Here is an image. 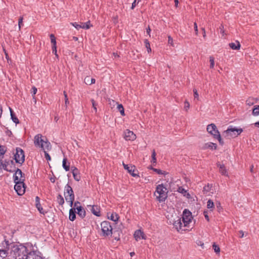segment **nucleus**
<instances>
[{"label":"nucleus","instance_id":"obj_1","mask_svg":"<svg viewBox=\"0 0 259 259\" xmlns=\"http://www.w3.org/2000/svg\"><path fill=\"white\" fill-rule=\"evenodd\" d=\"M11 253L16 258L25 259L28 253L26 247L22 245H14L12 248Z\"/></svg>","mask_w":259,"mask_h":259},{"label":"nucleus","instance_id":"obj_2","mask_svg":"<svg viewBox=\"0 0 259 259\" xmlns=\"http://www.w3.org/2000/svg\"><path fill=\"white\" fill-rule=\"evenodd\" d=\"M34 143L36 147L41 148L43 150H50L51 149L50 143L42 139L41 134H37L34 137Z\"/></svg>","mask_w":259,"mask_h":259},{"label":"nucleus","instance_id":"obj_3","mask_svg":"<svg viewBox=\"0 0 259 259\" xmlns=\"http://www.w3.org/2000/svg\"><path fill=\"white\" fill-rule=\"evenodd\" d=\"M167 189L163 184L157 186L154 196L159 202L164 201L167 197Z\"/></svg>","mask_w":259,"mask_h":259},{"label":"nucleus","instance_id":"obj_4","mask_svg":"<svg viewBox=\"0 0 259 259\" xmlns=\"http://www.w3.org/2000/svg\"><path fill=\"white\" fill-rule=\"evenodd\" d=\"M64 196L67 202L70 203V206H72L74 200V195L71 186L67 184L65 187Z\"/></svg>","mask_w":259,"mask_h":259},{"label":"nucleus","instance_id":"obj_5","mask_svg":"<svg viewBox=\"0 0 259 259\" xmlns=\"http://www.w3.org/2000/svg\"><path fill=\"white\" fill-rule=\"evenodd\" d=\"M242 132L243 130L241 128L231 127L224 131L223 135L228 138H234L240 135Z\"/></svg>","mask_w":259,"mask_h":259},{"label":"nucleus","instance_id":"obj_6","mask_svg":"<svg viewBox=\"0 0 259 259\" xmlns=\"http://www.w3.org/2000/svg\"><path fill=\"white\" fill-rule=\"evenodd\" d=\"M101 230L103 235L108 236L112 234V228L108 221H104L101 223Z\"/></svg>","mask_w":259,"mask_h":259},{"label":"nucleus","instance_id":"obj_7","mask_svg":"<svg viewBox=\"0 0 259 259\" xmlns=\"http://www.w3.org/2000/svg\"><path fill=\"white\" fill-rule=\"evenodd\" d=\"M16 151V153L14 155L16 162L20 164L23 163L25 160V155L23 150L20 148H17Z\"/></svg>","mask_w":259,"mask_h":259},{"label":"nucleus","instance_id":"obj_8","mask_svg":"<svg viewBox=\"0 0 259 259\" xmlns=\"http://www.w3.org/2000/svg\"><path fill=\"white\" fill-rule=\"evenodd\" d=\"M14 189L19 195H23L25 191V184L23 181L20 183L18 182L15 183Z\"/></svg>","mask_w":259,"mask_h":259},{"label":"nucleus","instance_id":"obj_9","mask_svg":"<svg viewBox=\"0 0 259 259\" xmlns=\"http://www.w3.org/2000/svg\"><path fill=\"white\" fill-rule=\"evenodd\" d=\"M123 165L125 169L127 170V171L134 177H139V175L136 173L138 170L136 169V167L134 165L125 164L123 163Z\"/></svg>","mask_w":259,"mask_h":259},{"label":"nucleus","instance_id":"obj_10","mask_svg":"<svg viewBox=\"0 0 259 259\" xmlns=\"http://www.w3.org/2000/svg\"><path fill=\"white\" fill-rule=\"evenodd\" d=\"M15 173L14 175V182L16 183V182L20 183L21 181L24 182V177L22 176V172L21 169L19 168H17L15 167Z\"/></svg>","mask_w":259,"mask_h":259},{"label":"nucleus","instance_id":"obj_11","mask_svg":"<svg viewBox=\"0 0 259 259\" xmlns=\"http://www.w3.org/2000/svg\"><path fill=\"white\" fill-rule=\"evenodd\" d=\"M207 131L212 135L213 136V138L217 136L216 135H219L220 134V132L217 130L216 125L213 123H211L207 125Z\"/></svg>","mask_w":259,"mask_h":259},{"label":"nucleus","instance_id":"obj_12","mask_svg":"<svg viewBox=\"0 0 259 259\" xmlns=\"http://www.w3.org/2000/svg\"><path fill=\"white\" fill-rule=\"evenodd\" d=\"M124 139L126 140H131L134 141L136 139V135L132 132L128 130H126L124 132Z\"/></svg>","mask_w":259,"mask_h":259},{"label":"nucleus","instance_id":"obj_13","mask_svg":"<svg viewBox=\"0 0 259 259\" xmlns=\"http://www.w3.org/2000/svg\"><path fill=\"white\" fill-rule=\"evenodd\" d=\"M88 207L94 215L98 217L100 216V209L99 206L96 205H88Z\"/></svg>","mask_w":259,"mask_h":259},{"label":"nucleus","instance_id":"obj_14","mask_svg":"<svg viewBox=\"0 0 259 259\" xmlns=\"http://www.w3.org/2000/svg\"><path fill=\"white\" fill-rule=\"evenodd\" d=\"M5 244L6 245V249H0V259H4L5 258L8 254V249L9 246V241L5 240Z\"/></svg>","mask_w":259,"mask_h":259},{"label":"nucleus","instance_id":"obj_15","mask_svg":"<svg viewBox=\"0 0 259 259\" xmlns=\"http://www.w3.org/2000/svg\"><path fill=\"white\" fill-rule=\"evenodd\" d=\"M173 225L177 230L179 232L185 230L183 228L182 220H181V219H178L177 220L175 221Z\"/></svg>","mask_w":259,"mask_h":259},{"label":"nucleus","instance_id":"obj_16","mask_svg":"<svg viewBox=\"0 0 259 259\" xmlns=\"http://www.w3.org/2000/svg\"><path fill=\"white\" fill-rule=\"evenodd\" d=\"M134 237L136 240H138L141 239H146L144 233L140 230H138L135 231L134 233Z\"/></svg>","mask_w":259,"mask_h":259},{"label":"nucleus","instance_id":"obj_17","mask_svg":"<svg viewBox=\"0 0 259 259\" xmlns=\"http://www.w3.org/2000/svg\"><path fill=\"white\" fill-rule=\"evenodd\" d=\"M217 147V145L216 144L211 143V142H208L206 143L203 144L202 147H201L202 149L205 150L207 149H216Z\"/></svg>","mask_w":259,"mask_h":259},{"label":"nucleus","instance_id":"obj_18","mask_svg":"<svg viewBox=\"0 0 259 259\" xmlns=\"http://www.w3.org/2000/svg\"><path fill=\"white\" fill-rule=\"evenodd\" d=\"M217 166L219 167V171L222 175L228 176V171L225 167L224 164H222L220 163H217Z\"/></svg>","mask_w":259,"mask_h":259},{"label":"nucleus","instance_id":"obj_19","mask_svg":"<svg viewBox=\"0 0 259 259\" xmlns=\"http://www.w3.org/2000/svg\"><path fill=\"white\" fill-rule=\"evenodd\" d=\"M72 173L74 179L76 181H79L80 179V177L78 175L79 172H78V170L77 169V168H76V167H72Z\"/></svg>","mask_w":259,"mask_h":259},{"label":"nucleus","instance_id":"obj_20","mask_svg":"<svg viewBox=\"0 0 259 259\" xmlns=\"http://www.w3.org/2000/svg\"><path fill=\"white\" fill-rule=\"evenodd\" d=\"M178 192L182 194L184 196L186 197L188 199L191 198L190 194L182 187H179L178 189Z\"/></svg>","mask_w":259,"mask_h":259},{"label":"nucleus","instance_id":"obj_21","mask_svg":"<svg viewBox=\"0 0 259 259\" xmlns=\"http://www.w3.org/2000/svg\"><path fill=\"white\" fill-rule=\"evenodd\" d=\"M77 213L82 219L85 216V211L82 206L77 208Z\"/></svg>","mask_w":259,"mask_h":259},{"label":"nucleus","instance_id":"obj_22","mask_svg":"<svg viewBox=\"0 0 259 259\" xmlns=\"http://www.w3.org/2000/svg\"><path fill=\"white\" fill-rule=\"evenodd\" d=\"M229 45L233 50H238L240 48V44L238 41H236L235 42L230 43Z\"/></svg>","mask_w":259,"mask_h":259},{"label":"nucleus","instance_id":"obj_23","mask_svg":"<svg viewBox=\"0 0 259 259\" xmlns=\"http://www.w3.org/2000/svg\"><path fill=\"white\" fill-rule=\"evenodd\" d=\"M76 211L73 208H71L69 210V219L70 221H73L76 218Z\"/></svg>","mask_w":259,"mask_h":259},{"label":"nucleus","instance_id":"obj_24","mask_svg":"<svg viewBox=\"0 0 259 259\" xmlns=\"http://www.w3.org/2000/svg\"><path fill=\"white\" fill-rule=\"evenodd\" d=\"M10 113H11V117L12 120L15 123H19V119L17 118V117L15 116L14 113L13 112L12 109L9 107Z\"/></svg>","mask_w":259,"mask_h":259},{"label":"nucleus","instance_id":"obj_25","mask_svg":"<svg viewBox=\"0 0 259 259\" xmlns=\"http://www.w3.org/2000/svg\"><path fill=\"white\" fill-rule=\"evenodd\" d=\"M81 28L85 29H88L93 26V25L91 24V22L90 21H88L86 23L81 22Z\"/></svg>","mask_w":259,"mask_h":259},{"label":"nucleus","instance_id":"obj_26","mask_svg":"<svg viewBox=\"0 0 259 259\" xmlns=\"http://www.w3.org/2000/svg\"><path fill=\"white\" fill-rule=\"evenodd\" d=\"M95 78H90V77L87 76L84 78V82L87 84H92L95 83Z\"/></svg>","mask_w":259,"mask_h":259},{"label":"nucleus","instance_id":"obj_27","mask_svg":"<svg viewBox=\"0 0 259 259\" xmlns=\"http://www.w3.org/2000/svg\"><path fill=\"white\" fill-rule=\"evenodd\" d=\"M62 166L66 171L69 170L70 164L69 163H68V164H67V159L66 158H64L63 160Z\"/></svg>","mask_w":259,"mask_h":259},{"label":"nucleus","instance_id":"obj_28","mask_svg":"<svg viewBox=\"0 0 259 259\" xmlns=\"http://www.w3.org/2000/svg\"><path fill=\"white\" fill-rule=\"evenodd\" d=\"M252 113L253 116L259 115V105H256L253 107Z\"/></svg>","mask_w":259,"mask_h":259},{"label":"nucleus","instance_id":"obj_29","mask_svg":"<svg viewBox=\"0 0 259 259\" xmlns=\"http://www.w3.org/2000/svg\"><path fill=\"white\" fill-rule=\"evenodd\" d=\"M6 150L4 146H0V160H2L4 157V155L6 153Z\"/></svg>","mask_w":259,"mask_h":259},{"label":"nucleus","instance_id":"obj_30","mask_svg":"<svg viewBox=\"0 0 259 259\" xmlns=\"http://www.w3.org/2000/svg\"><path fill=\"white\" fill-rule=\"evenodd\" d=\"M190 218L189 217L187 218H185V217H183L182 223L184 224L183 228L186 227L189 224L190 222Z\"/></svg>","mask_w":259,"mask_h":259},{"label":"nucleus","instance_id":"obj_31","mask_svg":"<svg viewBox=\"0 0 259 259\" xmlns=\"http://www.w3.org/2000/svg\"><path fill=\"white\" fill-rule=\"evenodd\" d=\"M117 108L122 116H124V110L122 104H118Z\"/></svg>","mask_w":259,"mask_h":259},{"label":"nucleus","instance_id":"obj_32","mask_svg":"<svg viewBox=\"0 0 259 259\" xmlns=\"http://www.w3.org/2000/svg\"><path fill=\"white\" fill-rule=\"evenodd\" d=\"M109 218L114 222H117L118 220L119 217L116 213H113L111 214Z\"/></svg>","mask_w":259,"mask_h":259},{"label":"nucleus","instance_id":"obj_33","mask_svg":"<svg viewBox=\"0 0 259 259\" xmlns=\"http://www.w3.org/2000/svg\"><path fill=\"white\" fill-rule=\"evenodd\" d=\"M57 201L60 205H63L64 203V198L62 196L59 194L57 197Z\"/></svg>","mask_w":259,"mask_h":259},{"label":"nucleus","instance_id":"obj_34","mask_svg":"<svg viewBox=\"0 0 259 259\" xmlns=\"http://www.w3.org/2000/svg\"><path fill=\"white\" fill-rule=\"evenodd\" d=\"M214 205L213 202L211 200L209 199L207 202V207L208 209L214 208Z\"/></svg>","mask_w":259,"mask_h":259},{"label":"nucleus","instance_id":"obj_35","mask_svg":"<svg viewBox=\"0 0 259 259\" xmlns=\"http://www.w3.org/2000/svg\"><path fill=\"white\" fill-rule=\"evenodd\" d=\"M37 89L35 87H33L31 89V93L33 97V99L34 100V102L36 103V99L35 98V95L36 94L37 92Z\"/></svg>","mask_w":259,"mask_h":259},{"label":"nucleus","instance_id":"obj_36","mask_svg":"<svg viewBox=\"0 0 259 259\" xmlns=\"http://www.w3.org/2000/svg\"><path fill=\"white\" fill-rule=\"evenodd\" d=\"M190 217V221L191 220V218H192V216H191V213L190 211H188V212L187 211V210L185 209L184 211V215H183V217H185V218H187L188 217Z\"/></svg>","mask_w":259,"mask_h":259},{"label":"nucleus","instance_id":"obj_37","mask_svg":"<svg viewBox=\"0 0 259 259\" xmlns=\"http://www.w3.org/2000/svg\"><path fill=\"white\" fill-rule=\"evenodd\" d=\"M212 248L214 249L215 252L217 253H219L220 252V248L218 245H217L215 243H213L212 245Z\"/></svg>","mask_w":259,"mask_h":259},{"label":"nucleus","instance_id":"obj_38","mask_svg":"<svg viewBox=\"0 0 259 259\" xmlns=\"http://www.w3.org/2000/svg\"><path fill=\"white\" fill-rule=\"evenodd\" d=\"M50 39H51V43L53 44V46H56V38L55 37V35L53 34H51L50 35Z\"/></svg>","mask_w":259,"mask_h":259},{"label":"nucleus","instance_id":"obj_39","mask_svg":"<svg viewBox=\"0 0 259 259\" xmlns=\"http://www.w3.org/2000/svg\"><path fill=\"white\" fill-rule=\"evenodd\" d=\"M209 62H210V68H213L214 66V58L212 56H210L209 57Z\"/></svg>","mask_w":259,"mask_h":259},{"label":"nucleus","instance_id":"obj_40","mask_svg":"<svg viewBox=\"0 0 259 259\" xmlns=\"http://www.w3.org/2000/svg\"><path fill=\"white\" fill-rule=\"evenodd\" d=\"M216 136H217L215 137L214 138L218 139L221 145H223L224 142L223 141V140L221 138L220 134H219V135H216Z\"/></svg>","mask_w":259,"mask_h":259},{"label":"nucleus","instance_id":"obj_41","mask_svg":"<svg viewBox=\"0 0 259 259\" xmlns=\"http://www.w3.org/2000/svg\"><path fill=\"white\" fill-rule=\"evenodd\" d=\"M63 94H64V97H65V104L66 106L67 107V106L69 104V102L68 100V98L67 97V95L66 92L65 91H64Z\"/></svg>","mask_w":259,"mask_h":259},{"label":"nucleus","instance_id":"obj_42","mask_svg":"<svg viewBox=\"0 0 259 259\" xmlns=\"http://www.w3.org/2000/svg\"><path fill=\"white\" fill-rule=\"evenodd\" d=\"M5 163H6V164H8L9 165V169H13L12 165H13L15 167L14 162L12 160H11L10 161L5 162Z\"/></svg>","mask_w":259,"mask_h":259},{"label":"nucleus","instance_id":"obj_43","mask_svg":"<svg viewBox=\"0 0 259 259\" xmlns=\"http://www.w3.org/2000/svg\"><path fill=\"white\" fill-rule=\"evenodd\" d=\"M246 103L249 106H252L254 104V102L252 99H248L246 101Z\"/></svg>","mask_w":259,"mask_h":259},{"label":"nucleus","instance_id":"obj_44","mask_svg":"<svg viewBox=\"0 0 259 259\" xmlns=\"http://www.w3.org/2000/svg\"><path fill=\"white\" fill-rule=\"evenodd\" d=\"M71 24L77 30L79 29L80 28H81V24H78L76 22L71 23Z\"/></svg>","mask_w":259,"mask_h":259},{"label":"nucleus","instance_id":"obj_45","mask_svg":"<svg viewBox=\"0 0 259 259\" xmlns=\"http://www.w3.org/2000/svg\"><path fill=\"white\" fill-rule=\"evenodd\" d=\"M47 150H44L45 153V157L48 161H50L51 160V158L50 155L47 153Z\"/></svg>","mask_w":259,"mask_h":259},{"label":"nucleus","instance_id":"obj_46","mask_svg":"<svg viewBox=\"0 0 259 259\" xmlns=\"http://www.w3.org/2000/svg\"><path fill=\"white\" fill-rule=\"evenodd\" d=\"M141 0H135L134 2L132 3V9H134V8L139 3Z\"/></svg>","mask_w":259,"mask_h":259},{"label":"nucleus","instance_id":"obj_47","mask_svg":"<svg viewBox=\"0 0 259 259\" xmlns=\"http://www.w3.org/2000/svg\"><path fill=\"white\" fill-rule=\"evenodd\" d=\"M151 169H152L154 171L156 172L157 174L159 175L163 174V172L162 171L159 169L154 168H151Z\"/></svg>","mask_w":259,"mask_h":259},{"label":"nucleus","instance_id":"obj_48","mask_svg":"<svg viewBox=\"0 0 259 259\" xmlns=\"http://www.w3.org/2000/svg\"><path fill=\"white\" fill-rule=\"evenodd\" d=\"M22 25H23V17H21L18 20V26L19 30H20Z\"/></svg>","mask_w":259,"mask_h":259},{"label":"nucleus","instance_id":"obj_49","mask_svg":"<svg viewBox=\"0 0 259 259\" xmlns=\"http://www.w3.org/2000/svg\"><path fill=\"white\" fill-rule=\"evenodd\" d=\"M91 102L92 103L93 107L94 108V109L95 112H97V107H96L97 104H96L95 101H94V100L92 99Z\"/></svg>","mask_w":259,"mask_h":259},{"label":"nucleus","instance_id":"obj_50","mask_svg":"<svg viewBox=\"0 0 259 259\" xmlns=\"http://www.w3.org/2000/svg\"><path fill=\"white\" fill-rule=\"evenodd\" d=\"M52 52L53 53H54L56 57H58V56L57 54V46H52Z\"/></svg>","mask_w":259,"mask_h":259},{"label":"nucleus","instance_id":"obj_51","mask_svg":"<svg viewBox=\"0 0 259 259\" xmlns=\"http://www.w3.org/2000/svg\"><path fill=\"white\" fill-rule=\"evenodd\" d=\"M184 104V109L186 110V111H187L190 107V104L187 101H185Z\"/></svg>","mask_w":259,"mask_h":259},{"label":"nucleus","instance_id":"obj_52","mask_svg":"<svg viewBox=\"0 0 259 259\" xmlns=\"http://www.w3.org/2000/svg\"><path fill=\"white\" fill-rule=\"evenodd\" d=\"M168 43L171 46H174L173 39L170 36H168Z\"/></svg>","mask_w":259,"mask_h":259},{"label":"nucleus","instance_id":"obj_53","mask_svg":"<svg viewBox=\"0 0 259 259\" xmlns=\"http://www.w3.org/2000/svg\"><path fill=\"white\" fill-rule=\"evenodd\" d=\"M144 43H145V47L147 48V49L148 48H150V45L149 41L147 39L144 40Z\"/></svg>","mask_w":259,"mask_h":259},{"label":"nucleus","instance_id":"obj_54","mask_svg":"<svg viewBox=\"0 0 259 259\" xmlns=\"http://www.w3.org/2000/svg\"><path fill=\"white\" fill-rule=\"evenodd\" d=\"M36 208L38 210L40 213L44 214L42 207H41V204H39V206H36Z\"/></svg>","mask_w":259,"mask_h":259},{"label":"nucleus","instance_id":"obj_55","mask_svg":"<svg viewBox=\"0 0 259 259\" xmlns=\"http://www.w3.org/2000/svg\"><path fill=\"white\" fill-rule=\"evenodd\" d=\"M210 189V188L209 185H208L207 186H205L203 187V191L206 192L209 191Z\"/></svg>","mask_w":259,"mask_h":259},{"label":"nucleus","instance_id":"obj_56","mask_svg":"<svg viewBox=\"0 0 259 259\" xmlns=\"http://www.w3.org/2000/svg\"><path fill=\"white\" fill-rule=\"evenodd\" d=\"M39 201H40L39 198L38 196H36L35 197V203H36L35 205L36 206H39V204H40Z\"/></svg>","mask_w":259,"mask_h":259},{"label":"nucleus","instance_id":"obj_57","mask_svg":"<svg viewBox=\"0 0 259 259\" xmlns=\"http://www.w3.org/2000/svg\"><path fill=\"white\" fill-rule=\"evenodd\" d=\"M203 214H204L205 218L207 220V221L208 222H209V217H208V215L207 211H204L203 212Z\"/></svg>","mask_w":259,"mask_h":259},{"label":"nucleus","instance_id":"obj_58","mask_svg":"<svg viewBox=\"0 0 259 259\" xmlns=\"http://www.w3.org/2000/svg\"><path fill=\"white\" fill-rule=\"evenodd\" d=\"M79 204H80L79 202H78V201L75 202L74 204V208H73V209L74 210L77 209V208H78V207L80 206L79 205H78Z\"/></svg>","mask_w":259,"mask_h":259},{"label":"nucleus","instance_id":"obj_59","mask_svg":"<svg viewBox=\"0 0 259 259\" xmlns=\"http://www.w3.org/2000/svg\"><path fill=\"white\" fill-rule=\"evenodd\" d=\"M194 30H195V34L198 35V30L197 25V24L196 22H195L194 24Z\"/></svg>","mask_w":259,"mask_h":259},{"label":"nucleus","instance_id":"obj_60","mask_svg":"<svg viewBox=\"0 0 259 259\" xmlns=\"http://www.w3.org/2000/svg\"><path fill=\"white\" fill-rule=\"evenodd\" d=\"M193 92H194V97L195 98H197L198 99V94L197 93V91L195 89H194L193 90Z\"/></svg>","mask_w":259,"mask_h":259},{"label":"nucleus","instance_id":"obj_61","mask_svg":"<svg viewBox=\"0 0 259 259\" xmlns=\"http://www.w3.org/2000/svg\"><path fill=\"white\" fill-rule=\"evenodd\" d=\"M146 32L147 33V34L149 35V36H150V32H151V29L150 28V26H149L148 27V28H147L146 29Z\"/></svg>","mask_w":259,"mask_h":259},{"label":"nucleus","instance_id":"obj_62","mask_svg":"<svg viewBox=\"0 0 259 259\" xmlns=\"http://www.w3.org/2000/svg\"><path fill=\"white\" fill-rule=\"evenodd\" d=\"M151 157L152 158L156 157V152L155 151V150H153Z\"/></svg>","mask_w":259,"mask_h":259},{"label":"nucleus","instance_id":"obj_63","mask_svg":"<svg viewBox=\"0 0 259 259\" xmlns=\"http://www.w3.org/2000/svg\"><path fill=\"white\" fill-rule=\"evenodd\" d=\"M216 204H217V207L218 208L219 211H220L222 208L221 207L220 203L219 202L218 203H217Z\"/></svg>","mask_w":259,"mask_h":259},{"label":"nucleus","instance_id":"obj_64","mask_svg":"<svg viewBox=\"0 0 259 259\" xmlns=\"http://www.w3.org/2000/svg\"><path fill=\"white\" fill-rule=\"evenodd\" d=\"M223 28H224V26L223 25H221L220 27V29H221V33L223 34L224 33V31L223 30Z\"/></svg>","mask_w":259,"mask_h":259}]
</instances>
